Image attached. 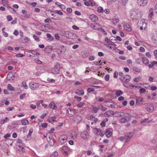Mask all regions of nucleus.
<instances>
[{
	"instance_id": "nucleus-1",
	"label": "nucleus",
	"mask_w": 157,
	"mask_h": 157,
	"mask_svg": "<svg viewBox=\"0 0 157 157\" xmlns=\"http://www.w3.org/2000/svg\"><path fill=\"white\" fill-rule=\"evenodd\" d=\"M54 67L51 69V71L53 74H57L59 73V70L60 68V65L56 62L55 64Z\"/></svg>"
},
{
	"instance_id": "nucleus-2",
	"label": "nucleus",
	"mask_w": 157,
	"mask_h": 157,
	"mask_svg": "<svg viewBox=\"0 0 157 157\" xmlns=\"http://www.w3.org/2000/svg\"><path fill=\"white\" fill-rule=\"evenodd\" d=\"M137 24L141 30H145L146 28L147 23L145 22V20L144 19H142L138 21Z\"/></svg>"
},
{
	"instance_id": "nucleus-3",
	"label": "nucleus",
	"mask_w": 157,
	"mask_h": 157,
	"mask_svg": "<svg viewBox=\"0 0 157 157\" xmlns=\"http://www.w3.org/2000/svg\"><path fill=\"white\" fill-rule=\"evenodd\" d=\"M120 80L121 81L125 82H128L131 79V77L128 75H126L121 77L119 78Z\"/></svg>"
},
{
	"instance_id": "nucleus-4",
	"label": "nucleus",
	"mask_w": 157,
	"mask_h": 157,
	"mask_svg": "<svg viewBox=\"0 0 157 157\" xmlns=\"http://www.w3.org/2000/svg\"><path fill=\"white\" fill-rule=\"evenodd\" d=\"M65 36L67 38L73 39L75 38L76 34L73 32L67 31L65 33Z\"/></svg>"
},
{
	"instance_id": "nucleus-5",
	"label": "nucleus",
	"mask_w": 157,
	"mask_h": 157,
	"mask_svg": "<svg viewBox=\"0 0 157 157\" xmlns=\"http://www.w3.org/2000/svg\"><path fill=\"white\" fill-rule=\"evenodd\" d=\"M67 138V136L66 135H61L59 139V141L61 144H63L66 141Z\"/></svg>"
},
{
	"instance_id": "nucleus-6",
	"label": "nucleus",
	"mask_w": 157,
	"mask_h": 157,
	"mask_svg": "<svg viewBox=\"0 0 157 157\" xmlns=\"http://www.w3.org/2000/svg\"><path fill=\"white\" fill-rule=\"evenodd\" d=\"M89 136V134L86 131H84L82 132L80 134V136L81 137L85 140L88 139Z\"/></svg>"
},
{
	"instance_id": "nucleus-7",
	"label": "nucleus",
	"mask_w": 157,
	"mask_h": 157,
	"mask_svg": "<svg viewBox=\"0 0 157 157\" xmlns=\"http://www.w3.org/2000/svg\"><path fill=\"white\" fill-rule=\"evenodd\" d=\"M29 86L30 88L32 90H35L39 87V84L38 83H36L34 82H31L29 83Z\"/></svg>"
},
{
	"instance_id": "nucleus-8",
	"label": "nucleus",
	"mask_w": 157,
	"mask_h": 157,
	"mask_svg": "<svg viewBox=\"0 0 157 157\" xmlns=\"http://www.w3.org/2000/svg\"><path fill=\"white\" fill-rule=\"evenodd\" d=\"M113 115L115 117H122L125 116V113L122 112H114L113 111Z\"/></svg>"
},
{
	"instance_id": "nucleus-9",
	"label": "nucleus",
	"mask_w": 157,
	"mask_h": 157,
	"mask_svg": "<svg viewBox=\"0 0 157 157\" xmlns=\"http://www.w3.org/2000/svg\"><path fill=\"white\" fill-rule=\"evenodd\" d=\"M123 118L121 119L119 121L121 123H124L129 121L131 120V118L129 116H126L125 113V116L123 117Z\"/></svg>"
},
{
	"instance_id": "nucleus-10",
	"label": "nucleus",
	"mask_w": 157,
	"mask_h": 157,
	"mask_svg": "<svg viewBox=\"0 0 157 157\" xmlns=\"http://www.w3.org/2000/svg\"><path fill=\"white\" fill-rule=\"evenodd\" d=\"M60 149H61V152L63 154L65 155L67 154V153L69 151V148L67 146L64 145Z\"/></svg>"
},
{
	"instance_id": "nucleus-11",
	"label": "nucleus",
	"mask_w": 157,
	"mask_h": 157,
	"mask_svg": "<svg viewBox=\"0 0 157 157\" xmlns=\"http://www.w3.org/2000/svg\"><path fill=\"white\" fill-rule=\"evenodd\" d=\"M66 47L63 45L60 46L57 50L58 54H63L66 50Z\"/></svg>"
},
{
	"instance_id": "nucleus-12",
	"label": "nucleus",
	"mask_w": 157,
	"mask_h": 157,
	"mask_svg": "<svg viewBox=\"0 0 157 157\" xmlns=\"http://www.w3.org/2000/svg\"><path fill=\"white\" fill-rule=\"evenodd\" d=\"M137 3L141 6H144L147 3V0H137Z\"/></svg>"
},
{
	"instance_id": "nucleus-13",
	"label": "nucleus",
	"mask_w": 157,
	"mask_h": 157,
	"mask_svg": "<svg viewBox=\"0 0 157 157\" xmlns=\"http://www.w3.org/2000/svg\"><path fill=\"white\" fill-rule=\"evenodd\" d=\"M89 18L92 21L94 22H96L98 20V18L97 16L94 14L89 15Z\"/></svg>"
},
{
	"instance_id": "nucleus-14",
	"label": "nucleus",
	"mask_w": 157,
	"mask_h": 157,
	"mask_svg": "<svg viewBox=\"0 0 157 157\" xmlns=\"http://www.w3.org/2000/svg\"><path fill=\"white\" fill-rule=\"evenodd\" d=\"M124 29L128 32H131L132 31V28L130 25L127 23L124 24L123 25Z\"/></svg>"
},
{
	"instance_id": "nucleus-15",
	"label": "nucleus",
	"mask_w": 157,
	"mask_h": 157,
	"mask_svg": "<svg viewBox=\"0 0 157 157\" xmlns=\"http://www.w3.org/2000/svg\"><path fill=\"white\" fill-rule=\"evenodd\" d=\"M52 50V48L50 46L46 47L44 49V52L46 53H51Z\"/></svg>"
},
{
	"instance_id": "nucleus-16",
	"label": "nucleus",
	"mask_w": 157,
	"mask_h": 157,
	"mask_svg": "<svg viewBox=\"0 0 157 157\" xmlns=\"http://www.w3.org/2000/svg\"><path fill=\"white\" fill-rule=\"evenodd\" d=\"M129 136H128V134L127 135H124V140H125L126 142H128L130 140L132 136L134 134L132 132H129Z\"/></svg>"
},
{
	"instance_id": "nucleus-17",
	"label": "nucleus",
	"mask_w": 157,
	"mask_h": 157,
	"mask_svg": "<svg viewBox=\"0 0 157 157\" xmlns=\"http://www.w3.org/2000/svg\"><path fill=\"white\" fill-rule=\"evenodd\" d=\"M90 27L92 28L97 30H99L100 28L99 25L97 23H92L90 25Z\"/></svg>"
},
{
	"instance_id": "nucleus-18",
	"label": "nucleus",
	"mask_w": 157,
	"mask_h": 157,
	"mask_svg": "<svg viewBox=\"0 0 157 157\" xmlns=\"http://www.w3.org/2000/svg\"><path fill=\"white\" fill-rule=\"evenodd\" d=\"M151 121H152V120H149L147 118H145L144 119H142L140 120V122L143 125H144V126H146L147 125L145 124V123L150 122Z\"/></svg>"
},
{
	"instance_id": "nucleus-19",
	"label": "nucleus",
	"mask_w": 157,
	"mask_h": 157,
	"mask_svg": "<svg viewBox=\"0 0 157 157\" xmlns=\"http://www.w3.org/2000/svg\"><path fill=\"white\" fill-rule=\"evenodd\" d=\"M113 111L108 110L104 113V115L105 117H109L111 115H113Z\"/></svg>"
},
{
	"instance_id": "nucleus-20",
	"label": "nucleus",
	"mask_w": 157,
	"mask_h": 157,
	"mask_svg": "<svg viewBox=\"0 0 157 157\" xmlns=\"http://www.w3.org/2000/svg\"><path fill=\"white\" fill-rule=\"evenodd\" d=\"M49 107L54 109H57V108L55 103L53 102H51L49 105Z\"/></svg>"
},
{
	"instance_id": "nucleus-21",
	"label": "nucleus",
	"mask_w": 157,
	"mask_h": 157,
	"mask_svg": "<svg viewBox=\"0 0 157 157\" xmlns=\"http://www.w3.org/2000/svg\"><path fill=\"white\" fill-rule=\"evenodd\" d=\"M146 110L148 112H151L154 111V107L152 105H150L146 108Z\"/></svg>"
},
{
	"instance_id": "nucleus-22",
	"label": "nucleus",
	"mask_w": 157,
	"mask_h": 157,
	"mask_svg": "<svg viewBox=\"0 0 157 157\" xmlns=\"http://www.w3.org/2000/svg\"><path fill=\"white\" fill-rule=\"evenodd\" d=\"M105 134L107 137L109 138L111 136L112 133L109 130L107 129L105 132Z\"/></svg>"
},
{
	"instance_id": "nucleus-23",
	"label": "nucleus",
	"mask_w": 157,
	"mask_h": 157,
	"mask_svg": "<svg viewBox=\"0 0 157 157\" xmlns=\"http://www.w3.org/2000/svg\"><path fill=\"white\" fill-rule=\"evenodd\" d=\"M93 109H92V112L94 113H97L99 109L98 107H97L96 106H93Z\"/></svg>"
},
{
	"instance_id": "nucleus-24",
	"label": "nucleus",
	"mask_w": 157,
	"mask_h": 157,
	"mask_svg": "<svg viewBox=\"0 0 157 157\" xmlns=\"http://www.w3.org/2000/svg\"><path fill=\"white\" fill-rule=\"evenodd\" d=\"M142 61L143 63L145 64H147L149 63V60L145 57L142 58Z\"/></svg>"
},
{
	"instance_id": "nucleus-25",
	"label": "nucleus",
	"mask_w": 157,
	"mask_h": 157,
	"mask_svg": "<svg viewBox=\"0 0 157 157\" xmlns=\"http://www.w3.org/2000/svg\"><path fill=\"white\" fill-rule=\"evenodd\" d=\"M56 117L55 116H53V117H51L49 119V121L50 123H51L52 121H56Z\"/></svg>"
},
{
	"instance_id": "nucleus-26",
	"label": "nucleus",
	"mask_w": 157,
	"mask_h": 157,
	"mask_svg": "<svg viewBox=\"0 0 157 157\" xmlns=\"http://www.w3.org/2000/svg\"><path fill=\"white\" fill-rule=\"evenodd\" d=\"M123 94V92L120 90H117L116 92V94L117 96H119Z\"/></svg>"
},
{
	"instance_id": "nucleus-27",
	"label": "nucleus",
	"mask_w": 157,
	"mask_h": 157,
	"mask_svg": "<svg viewBox=\"0 0 157 157\" xmlns=\"http://www.w3.org/2000/svg\"><path fill=\"white\" fill-rule=\"evenodd\" d=\"M75 121H77L78 122H79L82 120V118L79 116H77L75 117Z\"/></svg>"
},
{
	"instance_id": "nucleus-28",
	"label": "nucleus",
	"mask_w": 157,
	"mask_h": 157,
	"mask_svg": "<svg viewBox=\"0 0 157 157\" xmlns=\"http://www.w3.org/2000/svg\"><path fill=\"white\" fill-rule=\"evenodd\" d=\"M7 88L10 90L11 91H14V88L11 84H9L7 85Z\"/></svg>"
},
{
	"instance_id": "nucleus-29",
	"label": "nucleus",
	"mask_w": 157,
	"mask_h": 157,
	"mask_svg": "<svg viewBox=\"0 0 157 157\" xmlns=\"http://www.w3.org/2000/svg\"><path fill=\"white\" fill-rule=\"evenodd\" d=\"M46 36L50 40L52 41L53 40L54 38L53 37L51 36V34L49 33H47L46 34Z\"/></svg>"
},
{
	"instance_id": "nucleus-30",
	"label": "nucleus",
	"mask_w": 157,
	"mask_h": 157,
	"mask_svg": "<svg viewBox=\"0 0 157 157\" xmlns=\"http://www.w3.org/2000/svg\"><path fill=\"white\" fill-rule=\"evenodd\" d=\"M78 92H76V94H78L79 95H82L84 94V92L83 90H78Z\"/></svg>"
},
{
	"instance_id": "nucleus-31",
	"label": "nucleus",
	"mask_w": 157,
	"mask_h": 157,
	"mask_svg": "<svg viewBox=\"0 0 157 157\" xmlns=\"http://www.w3.org/2000/svg\"><path fill=\"white\" fill-rule=\"evenodd\" d=\"M143 101V99L142 98H137L136 100V104L139 103V104L140 102L142 101Z\"/></svg>"
},
{
	"instance_id": "nucleus-32",
	"label": "nucleus",
	"mask_w": 157,
	"mask_h": 157,
	"mask_svg": "<svg viewBox=\"0 0 157 157\" xmlns=\"http://www.w3.org/2000/svg\"><path fill=\"white\" fill-rule=\"evenodd\" d=\"M132 69L134 71L136 72H139L141 71V70L140 69L135 66L133 67H132Z\"/></svg>"
},
{
	"instance_id": "nucleus-33",
	"label": "nucleus",
	"mask_w": 157,
	"mask_h": 157,
	"mask_svg": "<svg viewBox=\"0 0 157 157\" xmlns=\"http://www.w3.org/2000/svg\"><path fill=\"white\" fill-rule=\"evenodd\" d=\"M150 13H149L148 17L149 18V19H151V17L153 16V9L151 8V9L150 10Z\"/></svg>"
},
{
	"instance_id": "nucleus-34",
	"label": "nucleus",
	"mask_w": 157,
	"mask_h": 157,
	"mask_svg": "<svg viewBox=\"0 0 157 157\" xmlns=\"http://www.w3.org/2000/svg\"><path fill=\"white\" fill-rule=\"evenodd\" d=\"M58 153L57 151H55L53 152L51 156V157H56L58 156Z\"/></svg>"
},
{
	"instance_id": "nucleus-35",
	"label": "nucleus",
	"mask_w": 157,
	"mask_h": 157,
	"mask_svg": "<svg viewBox=\"0 0 157 157\" xmlns=\"http://www.w3.org/2000/svg\"><path fill=\"white\" fill-rule=\"evenodd\" d=\"M98 107L103 111H105L107 110V108L106 107H104L102 105L98 106Z\"/></svg>"
},
{
	"instance_id": "nucleus-36",
	"label": "nucleus",
	"mask_w": 157,
	"mask_h": 157,
	"mask_svg": "<svg viewBox=\"0 0 157 157\" xmlns=\"http://www.w3.org/2000/svg\"><path fill=\"white\" fill-rule=\"evenodd\" d=\"M21 123L23 125H26L28 123V121L26 119H24L21 121Z\"/></svg>"
},
{
	"instance_id": "nucleus-37",
	"label": "nucleus",
	"mask_w": 157,
	"mask_h": 157,
	"mask_svg": "<svg viewBox=\"0 0 157 157\" xmlns=\"http://www.w3.org/2000/svg\"><path fill=\"white\" fill-rule=\"evenodd\" d=\"M29 39L27 37L25 36L24 38L23 39L21 42L22 43H26L28 41Z\"/></svg>"
},
{
	"instance_id": "nucleus-38",
	"label": "nucleus",
	"mask_w": 157,
	"mask_h": 157,
	"mask_svg": "<svg viewBox=\"0 0 157 157\" xmlns=\"http://www.w3.org/2000/svg\"><path fill=\"white\" fill-rule=\"evenodd\" d=\"M49 143L51 146H53L54 145V141L53 139H50V140L49 142Z\"/></svg>"
},
{
	"instance_id": "nucleus-39",
	"label": "nucleus",
	"mask_w": 157,
	"mask_h": 157,
	"mask_svg": "<svg viewBox=\"0 0 157 157\" xmlns=\"http://www.w3.org/2000/svg\"><path fill=\"white\" fill-rule=\"evenodd\" d=\"M95 89L93 88H88L87 89V92L88 93H90L91 92H94Z\"/></svg>"
},
{
	"instance_id": "nucleus-40",
	"label": "nucleus",
	"mask_w": 157,
	"mask_h": 157,
	"mask_svg": "<svg viewBox=\"0 0 157 157\" xmlns=\"http://www.w3.org/2000/svg\"><path fill=\"white\" fill-rule=\"evenodd\" d=\"M97 11L99 13H102L103 12L104 10L101 7L99 6L98 8Z\"/></svg>"
},
{
	"instance_id": "nucleus-41",
	"label": "nucleus",
	"mask_w": 157,
	"mask_h": 157,
	"mask_svg": "<svg viewBox=\"0 0 157 157\" xmlns=\"http://www.w3.org/2000/svg\"><path fill=\"white\" fill-rule=\"evenodd\" d=\"M96 99L98 101L101 102L103 101L104 99L100 97H98L96 98Z\"/></svg>"
},
{
	"instance_id": "nucleus-42",
	"label": "nucleus",
	"mask_w": 157,
	"mask_h": 157,
	"mask_svg": "<svg viewBox=\"0 0 157 157\" xmlns=\"http://www.w3.org/2000/svg\"><path fill=\"white\" fill-rule=\"evenodd\" d=\"M33 129L32 128H30L29 130V133L28 135L27 136V137H29V136H30L31 134H32V132H33Z\"/></svg>"
},
{
	"instance_id": "nucleus-43",
	"label": "nucleus",
	"mask_w": 157,
	"mask_h": 157,
	"mask_svg": "<svg viewBox=\"0 0 157 157\" xmlns=\"http://www.w3.org/2000/svg\"><path fill=\"white\" fill-rule=\"evenodd\" d=\"M146 90L143 88H141L139 90V91L140 92V94H143L145 93L146 92Z\"/></svg>"
},
{
	"instance_id": "nucleus-44",
	"label": "nucleus",
	"mask_w": 157,
	"mask_h": 157,
	"mask_svg": "<svg viewBox=\"0 0 157 157\" xmlns=\"http://www.w3.org/2000/svg\"><path fill=\"white\" fill-rule=\"evenodd\" d=\"M119 19L118 18H114L113 19V23L114 24H116L119 21Z\"/></svg>"
},
{
	"instance_id": "nucleus-45",
	"label": "nucleus",
	"mask_w": 157,
	"mask_h": 157,
	"mask_svg": "<svg viewBox=\"0 0 157 157\" xmlns=\"http://www.w3.org/2000/svg\"><path fill=\"white\" fill-rule=\"evenodd\" d=\"M8 3L7 0H4L3 1V2L2 3V4L4 6H6V5L8 4Z\"/></svg>"
},
{
	"instance_id": "nucleus-46",
	"label": "nucleus",
	"mask_w": 157,
	"mask_h": 157,
	"mask_svg": "<svg viewBox=\"0 0 157 157\" xmlns=\"http://www.w3.org/2000/svg\"><path fill=\"white\" fill-rule=\"evenodd\" d=\"M26 95V93H24L22 94L20 96V99H23L25 98Z\"/></svg>"
},
{
	"instance_id": "nucleus-47",
	"label": "nucleus",
	"mask_w": 157,
	"mask_h": 157,
	"mask_svg": "<svg viewBox=\"0 0 157 157\" xmlns=\"http://www.w3.org/2000/svg\"><path fill=\"white\" fill-rule=\"evenodd\" d=\"M18 146L19 147V148H20V149H19V150H21V151L23 152L24 150V145L23 144H22V145H20L19 144Z\"/></svg>"
},
{
	"instance_id": "nucleus-48",
	"label": "nucleus",
	"mask_w": 157,
	"mask_h": 157,
	"mask_svg": "<svg viewBox=\"0 0 157 157\" xmlns=\"http://www.w3.org/2000/svg\"><path fill=\"white\" fill-rule=\"evenodd\" d=\"M22 85L23 86L25 87V89H27L28 88V86L26 84L25 82L23 81L22 82Z\"/></svg>"
},
{
	"instance_id": "nucleus-49",
	"label": "nucleus",
	"mask_w": 157,
	"mask_h": 157,
	"mask_svg": "<svg viewBox=\"0 0 157 157\" xmlns=\"http://www.w3.org/2000/svg\"><path fill=\"white\" fill-rule=\"evenodd\" d=\"M33 37L35 40L37 42L39 41V38L36 35H33Z\"/></svg>"
},
{
	"instance_id": "nucleus-50",
	"label": "nucleus",
	"mask_w": 157,
	"mask_h": 157,
	"mask_svg": "<svg viewBox=\"0 0 157 157\" xmlns=\"http://www.w3.org/2000/svg\"><path fill=\"white\" fill-rule=\"evenodd\" d=\"M109 75H106L105 77V79L106 81H108L109 80Z\"/></svg>"
},
{
	"instance_id": "nucleus-51",
	"label": "nucleus",
	"mask_w": 157,
	"mask_h": 157,
	"mask_svg": "<svg viewBox=\"0 0 157 157\" xmlns=\"http://www.w3.org/2000/svg\"><path fill=\"white\" fill-rule=\"evenodd\" d=\"M85 105L84 103H79L77 105V106L78 108H81Z\"/></svg>"
},
{
	"instance_id": "nucleus-52",
	"label": "nucleus",
	"mask_w": 157,
	"mask_h": 157,
	"mask_svg": "<svg viewBox=\"0 0 157 157\" xmlns=\"http://www.w3.org/2000/svg\"><path fill=\"white\" fill-rule=\"evenodd\" d=\"M55 38L56 40H59V39L60 37L58 33H56L55 34Z\"/></svg>"
},
{
	"instance_id": "nucleus-53",
	"label": "nucleus",
	"mask_w": 157,
	"mask_h": 157,
	"mask_svg": "<svg viewBox=\"0 0 157 157\" xmlns=\"http://www.w3.org/2000/svg\"><path fill=\"white\" fill-rule=\"evenodd\" d=\"M7 18L9 21H10L12 20L13 18L11 15H8L7 16Z\"/></svg>"
},
{
	"instance_id": "nucleus-54",
	"label": "nucleus",
	"mask_w": 157,
	"mask_h": 157,
	"mask_svg": "<svg viewBox=\"0 0 157 157\" xmlns=\"http://www.w3.org/2000/svg\"><path fill=\"white\" fill-rule=\"evenodd\" d=\"M118 73L117 71H115L113 74V77L114 78H117V77Z\"/></svg>"
},
{
	"instance_id": "nucleus-55",
	"label": "nucleus",
	"mask_w": 157,
	"mask_h": 157,
	"mask_svg": "<svg viewBox=\"0 0 157 157\" xmlns=\"http://www.w3.org/2000/svg\"><path fill=\"white\" fill-rule=\"evenodd\" d=\"M24 56V55L22 53H18L16 55V56L17 57H22Z\"/></svg>"
},
{
	"instance_id": "nucleus-56",
	"label": "nucleus",
	"mask_w": 157,
	"mask_h": 157,
	"mask_svg": "<svg viewBox=\"0 0 157 157\" xmlns=\"http://www.w3.org/2000/svg\"><path fill=\"white\" fill-rule=\"evenodd\" d=\"M10 133H7L5 134L4 136V138L5 139H7V138L10 137Z\"/></svg>"
},
{
	"instance_id": "nucleus-57",
	"label": "nucleus",
	"mask_w": 157,
	"mask_h": 157,
	"mask_svg": "<svg viewBox=\"0 0 157 157\" xmlns=\"http://www.w3.org/2000/svg\"><path fill=\"white\" fill-rule=\"evenodd\" d=\"M44 22L45 23H50L52 22L51 20L49 18H47L44 20Z\"/></svg>"
},
{
	"instance_id": "nucleus-58",
	"label": "nucleus",
	"mask_w": 157,
	"mask_h": 157,
	"mask_svg": "<svg viewBox=\"0 0 157 157\" xmlns=\"http://www.w3.org/2000/svg\"><path fill=\"white\" fill-rule=\"evenodd\" d=\"M55 12L56 13L58 14L59 15H62L63 14V13L62 12L59 10H56Z\"/></svg>"
},
{
	"instance_id": "nucleus-59",
	"label": "nucleus",
	"mask_w": 157,
	"mask_h": 157,
	"mask_svg": "<svg viewBox=\"0 0 157 157\" xmlns=\"http://www.w3.org/2000/svg\"><path fill=\"white\" fill-rule=\"evenodd\" d=\"M18 34H19L18 31L17 30H15L14 31L13 33V34L16 36H17V35H18Z\"/></svg>"
},
{
	"instance_id": "nucleus-60",
	"label": "nucleus",
	"mask_w": 157,
	"mask_h": 157,
	"mask_svg": "<svg viewBox=\"0 0 157 157\" xmlns=\"http://www.w3.org/2000/svg\"><path fill=\"white\" fill-rule=\"evenodd\" d=\"M150 89L152 90H155L157 89V88L156 86H152L150 87Z\"/></svg>"
},
{
	"instance_id": "nucleus-61",
	"label": "nucleus",
	"mask_w": 157,
	"mask_h": 157,
	"mask_svg": "<svg viewBox=\"0 0 157 157\" xmlns=\"http://www.w3.org/2000/svg\"><path fill=\"white\" fill-rule=\"evenodd\" d=\"M100 30L105 35H106L107 33L103 29L101 28H100Z\"/></svg>"
},
{
	"instance_id": "nucleus-62",
	"label": "nucleus",
	"mask_w": 157,
	"mask_h": 157,
	"mask_svg": "<svg viewBox=\"0 0 157 157\" xmlns=\"http://www.w3.org/2000/svg\"><path fill=\"white\" fill-rule=\"evenodd\" d=\"M47 81L49 82H53L55 81V80L53 79H51L50 78H48L47 79Z\"/></svg>"
},
{
	"instance_id": "nucleus-63",
	"label": "nucleus",
	"mask_w": 157,
	"mask_h": 157,
	"mask_svg": "<svg viewBox=\"0 0 157 157\" xmlns=\"http://www.w3.org/2000/svg\"><path fill=\"white\" fill-rule=\"evenodd\" d=\"M35 61L38 64H41L42 63V62L38 59H36Z\"/></svg>"
},
{
	"instance_id": "nucleus-64",
	"label": "nucleus",
	"mask_w": 157,
	"mask_h": 157,
	"mask_svg": "<svg viewBox=\"0 0 157 157\" xmlns=\"http://www.w3.org/2000/svg\"><path fill=\"white\" fill-rule=\"evenodd\" d=\"M74 98L78 101H80L82 99V98L80 97L75 96L74 97Z\"/></svg>"
}]
</instances>
